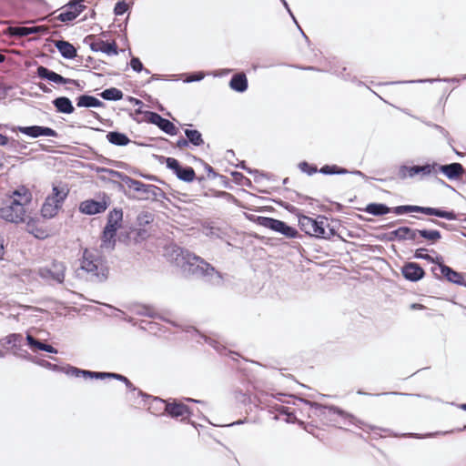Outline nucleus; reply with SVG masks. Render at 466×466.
Instances as JSON below:
<instances>
[{
    "label": "nucleus",
    "mask_w": 466,
    "mask_h": 466,
    "mask_svg": "<svg viewBox=\"0 0 466 466\" xmlns=\"http://www.w3.org/2000/svg\"><path fill=\"white\" fill-rule=\"evenodd\" d=\"M177 250L180 252L177 254L176 261L178 265H181L184 272L198 278H204L212 284H219L221 282L219 272L202 258L179 248Z\"/></svg>",
    "instance_id": "1"
},
{
    "label": "nucleus",
    "mask_w": 466,
    "mask_h": 466,
    "mask_svg": "<svg viewBox=\"0 0 466 466\" xmlns=\"http://www.w3.org/2000/svg\"><path fill=\"white\" fill-rule=\"evenodd\" d=\"M31 201V194L22 187L15 190L0 208V218L7 222L18 224L25 221V206Z\"/></svg>",
    "instance_id": "2"
},
{
    "label": "nucleus",
    "mask_w": 466,
    "mask_h": 466,
    "mask_svg": "<svg viewBox=\"0 0 466 466\" xmlns=\"http://www.w3.org/2000/svg\"><path fill=\"white\" fill-rule=\"evenodd\" d=\"M299 226L307 235L315 238L329 239L335 236L336 231L330 228L328 218L324 216H318L316 218L300 215L299 216Z\"/></svg>",
    "instance_id": "3"
},
{
    "label": "nucleus",
    "mask_w": 466,
    "mask_h": 466,
    "mask_svg": "<svg viewBox=\"0 0 466 466\" xmlns=\"http://www.w3.org/2000/svg\"><path fill=\"white\" fill-rule=\"evenodd\" d=\"M68 193L69 189L66 185H53L52 192L46 198L42 205V217L48 219L55 218L62 208Z\"/></svg>",
    "instance_id": "4"
},
{
    "label": "nucleus",
    "mask_w": 466,
    "mask_h": 466,
    "mask_svg": "<svg viewBox=\"0 0 466 466\" xmlns=\"http://www.w3.org/2000/svg\"><path fill=\"white\" fill-rule=\"evenodd\" d=\"M66 373L70 376L74 377H84V378H95V379H104V378H115L118 380L125 382L127 388L130 391L129 400H135L137 397L142 398H149V396L141 390H138L132 382L125 376L116 373H109V372H96L90 370H84L75 367H70L67 369Z\"/></svg>",
    "instance_id": "5"
},
{
    "label": "nucleus",
    "mask_w": 466,
    "mask_h": 466,
    "mask_svg": "<svg viewBox=\"0 0 466 466\" xmlns=\"http://www.w3.org/2000/svg\"><path fill=\"white\" fill-rule=\"evenodd\" d=\"M80 268L86 272L91 281L102 282L106 279V268L103 260L87 249L84 251Z\"/></svg>",
    "instance_id": "6"
},
{
    "label": "nucleus",
    "mask_w": 466,
    "mask_h": 466,
    "mask_svg": "<svg viewBox=\"0 0 466 466\" xmlns=\"http://www.w3.org/2000/svg\"><path fill=\"white\" fill-rule=\"evenodd\" d=\"M116 174L128 188L137 192V195L133 196L134 198L140 200L157 198L161 192V189L155 185L145 184L119 172H116Z\"/></svg>",
    "instance_id": "7"
},
{
    "label": "nucleus",
    "mask_w": 466,
    "mask_h": 466,
    "mask_svg": "<svg viewBox=\"0 0 466 466\" xmlns=\"http://www.w3.org/2000/svg\"><path fill=\"white\" fill-rule=\"evenodd\" d=\"M391 211L396 215H402L409 212H418L428 216H435L438 218H446L448 220H455L457 218V215L454 211H446L435 208L420 207L415 205L398 206L391 208Z\"/></svg>",
    "instance_id": "8"
},
{
    "label": "nucleus",
    "mask_w": 466,
    "mask_h": 466,
    "mask_svg": "<svg viewBox=\"0 0 466 466\" xmlns=\"http://www.w3.org/2000/svg\"><path fill=\"white\" fill-rule=\"evenodd\" d=\"M156 405L157 408L164 409L172 418H181L185 420L191 415L189 408L182 402L173 400L171 402H166L159 398H154L152 400V406Z\"/></svg>",
    "instance_id": "9"
},
{
    "label": "nucleus",
    "mask_w": 466,
    "mask_h": 466,
    "mask_svg": "<svg viewBox=\"0 0 466 466\" xmlns=\"http://www.w3.org/2000/svg\"><path fill=\"white\" fill-rule=\"evenodd\" d=\"M258 223L266 228H269L275 232L280 233L289 238H294L298 235L296 228L289 226L284 221L276 218L258 217Z\"/></svg>",
    "instance_id": "10"
},
{
    "label": "nucleus",
    "mask_w": 466,
    "mask_h": 466,
    "mask_svg": "<svg viewBox=\"0 0 466 466\" xmlns=\"http://www.w3.org/2000/svg\"><path fill=\"white\" fill-rule=\"evenodd\" d=\"M437 163L426 164L423 166H412L409 167L402 165L399 167L398 177L400 179H406L408 177H414L416 176H432L436 175Z\"/></svg>",
    "instance_id": "11"
},
{
    "label": "nucleus",
    "mask_w": 466,
    "mask_h": 466,
    "mask_svg": "<svg viewBox=\"0 0 466 466\" xmlns=\"http://www.w3.org/2000/svg\"><path fill=\"white\" fill-rule=\"evenodd\" d=\"M66 266L62 262H53L50 267L41 268L39 276L46 280H54L62 283L65 279Z\"/></svg>",
    "instance_id": "12"
},
{
    "label": "nucleus",
    "mask_w": 466,
    "mask_h": 466,
    "mask_svg": "<svg viewBox=\"0 0 466 466\" xmlns=\"http://www.w3.org/2000/svg\"><path fill=\"white\" fill-rule=\"evenodd\" d=\"M310 406L315 409L319 415L329 416L332 414H337L340 416L345 421L348 420L350 424H357L359 421L352 414H350L335 406H325L317 402L311 403Z\"/></svg>",
    "instance_id": "13"
},
{
    "label": "nucleus",
    "mask_w": 466,
    "mask_h": 466,
    "mask_svg": "<svg viewBox=\"0 0 466 466\" xmlns=\"http://www.w3.org/2000/svg\"><path fill=\"white\" fill-rule=\"evenodd\" d=\"M109 206V198L106 196L99 201L87 199L82 201L79 205V211L86 215H96L103 213Z\"/></svg>",
    "instance_id": "14"
},
{
    "label": "nucleus",
    "mask_w": 466,
    "mask_h": 466,
    "mask_svg": "<svg viewBox=\"0 0 466 466\" xmlns=\"http://www.w3.org/2000/svg\"><path fill=\"white\" fill-rule=\"evenodd\" d=\"M20 133L26 135L33 138L39 137H57L58 134L56 130L48 127L42 126H30V127H17L16 128Z\"/></svg>",
    "instance_id": "15"
},
{
    "label": "nucleus",
    "mask_w": 466,
    "mask_h": 466,
    "mask_svg": "<svg viewBox=\"0 0 466 466\" xmlns=\"http://www.w3.org/2000/svg\"><path fill=\"white\" fill-rule=\"evenodd\" d=\"M37 76L40 78L46 79L50 82L56 83V84H73L78 86V83L76 80L66 78L62 76L61 75L49 70L47 67L39 66L37 67Z\"/></svg>",
    "instance_id": "16"
},
{
    "label": "nucleus",
    "mask_w": 466,
    "mask_h": 466,
    "mask_svg": "<svg viewBox=\"0 0 466 466\" xmlns=\"http://www.w3.org/2000/svg\"><path fill=\"white\" fill-rule=\"evenodd\" d=\"M441 172L450 180H456L464 174V167L460 163H451L448 165H439L436 167V174Z\"/></svg>",
    "instance_id": "17"
},
{
    "label": "nucleus",
    "mask_w": 466,
    "mask_h": 466,
    "mask_svg": "<svg viewBox=\"0 0 466 466\" xmlns=\"http://www.w3.org/2000/svg\"><path fill=\"white\" fill-rule=\"evenodd\" d=\"M403 277L410 281H418L424 276L423 268L417 263L409 262L402 268Z\"/></svg>",
    "instance_id": "18"
},
{
    "label": "nucleus",
    "mask_w": 466,
    "mask_h": 466,
    "mask_svg": "<svg viewBox=\"0 0 466 466\" xmlns=\"http://www.w3.org/2000/svg\"><path fill=\"white\" fill-rule=\"evenodd\" d=\"M123 219V211L121 208H114L107 215L106 225L104 228L105 230H112V232H117L121 227Z\"/></svg>",
    "instance_id": "19"
},
{
    "label": "nucleus",
    "mask_w": 466,
    "mask_h": 466,
    "mask_svg": "<svg viewBox=\"0 0 466 466\" xmlns=\"http://www.w3.org/2000/svg\"><path fill=\"white\" fill-rule=\"evenodd\" d=\"M390 235L400 240H412L417 241L419 243L418 236H419V229H412L409 227H400L393 231L390 232Z\"/></svg>",
    "instance_id": "20"
},
{
    "label": "nucleus",
    "mask_w": 466,
    "mask_h": 466,
    "mask_svg": "<svg viewBox=\"0 0 466 466\" xmlns=\"http://www.w3.org/2000/svg\"><path fill=\"white\" fill-rule=\"evenodd\" d=\"M440 259H441V258H436V260L438 261V269L440 270L441 274L450 282L461 284L463 280L462 276L459 272L453 270L451 268L440 262Z\"/></svg>",
    "instance_id": "21"
},
{
    "label": "nucleus",
    "mask_w": 466,
    "mask_h": 466,
    "mask_svg": "<svg viewBox=\"0 0 466 466\" xmlns=\"http://www.w3.org/2000/svg\"><path fill=\"white\" fill-rule=\"evenodd\" d=\"M90 48L95 52H102L106 55H117V46L116 43H107L101 39L93 41L90 44Z\"/></svg>",
    "instance_id": "22"
},
{
    "label": "nucleus",
    "mask_w": 466,
    "mask_h": 466,
    "mask_svg": "<svg viewBox=\"0 0 466 466\" xmlns=\"http://www.w3.org/2000/svg\"><path fill=\"white\" fill-rule=\"evenodd\" d=\"M116 232L112 230H103L101 236L100 250L102 252H110L116 246Z\"/></svg>",
    "instance_id": "23"
},
{
    "label": "nucleus",
    "mask_w": 466,
    "mask_h": 466,
    "mask_svg": "<svg viewBox=\"0 0 466 466\" xmlns=\"http://www.w3.org/2000/svg\"><path fill=\"white\" fill-rule=\"evenodd\" d=\"M55 46L60 52L61 56L66 59H73L76 56V49L67 41L57 40L55 42Z\"/></svg>",
    "instance_id": "24"
},
{
    "label": "nucleus",
    "mask_w": 466,
    "mask_h": 466,
    "mask_svg": "<svg viewBox=\"0 0 466 466\" xmlns=\"http://www.w3.org/2000/svg\"><path fill=\"white\" fill-rule=\"evenodd\" d=\"M229 86L234 91L243 93L248 89V79L244 73L235 74L230 81Z\"/></svg>",
    "instance_id": "25"
},
{
    "label": "nucleus",
    "mask_w": 466,
    "mask_h": 466,
    "mask_svg": "<svg viewBox=\"0 0 466 466\" xmlns=\"http://www.w3.org/2000/svg\"><path fill=\"white\" fill-rule=\"evenodd\" d=\"M53 105L59 113L72 114L75 111L71 100L66 96H59L54 99Z\"/></svg>",
    "instance_id": "26"
},
{
    "label": "nucleus",
    "mask_w": 466,
    "mask_h": 466,
    "mask_svg": "<svg viewBox=\"0 0 466 466\" xmlns=\"http://www.w3.org/2000/svg\"><path fill=\"white\" fill-rule=\"evenodd\" d=\"M41 31V27L33 26V27H25V26H10L8 27V33L13 36L23 37L27 36L31 34H36Z\"/></svg>",
    "instance_id": "27"
},
{
    "label": "nucleus",
    "mask_w": 466,
    "mask_h": 466,
    "mask_svg": "<svg viewBox=\"0 0 466 466\" xmlns=\"http://www.w3.org/2000/svg\"><path fill=\"white\" fill-rule=\"evenodd\" d=\"M106 139L116 146H127L130 142L127 135L117 131L108 132L106 134Z\"/></svg>",
    "instance_id": "28"
},
{
    "label": "nucleus",
    "mask_w": 466,
    "mask_h": 466,
    "mask_svg": "<svg viewBox=\"0 0 466 466\" xmlns=\"http://www.w3.org/2000/svg\"><path fill=\"white\" fill-rule=\"evenodd\" d=\"M365 211L373 216H382L390 213L391 208L382 203H370L366 207Z\"/></svg>",
    "instance_id": "29"
},
{
    "label": "nucleus",
    "mask_w": 466,
    "mask_h": 466,
    "mask_svg": "<svg viewBox=\"0 0 466 466\" xmlns=\"http://www.w3.org/2000/svg\"><path fill=\"white\" fill-rule=\"evenodd\" d=\"M26 340H27L28 345L32 349H36V350H44V351L50 352V353H57L56 349H55L53 346L45 344V343L37 340L36 339H35L33 336H31L29 334H27V336H26Z\"/></svg>",
    "instance_id": "30"
},
{
    "label": "nucleus",
    "mask_w": 466,
    "mask_h": 466,
    "mask_svg": "<svg viewBox=\"0 0 466 466\" xmlns=\"http://www.w3.org/2000/svg\"><path fill=\"white\" fill-rule=\"evenodd\" d=\"M76 105L80 107H98L102 102L95 96L83 95L77 98Z\"/></svg>",
    "instance_id": "31"
},
{
    "label": "nucleus",
    "mask_w": 466,
    "mask_h": 466,
    "mask_svg": "<svg viewBox=\"0 0 466 466\" xmlns=\"http://www.w3.org/2000/svg\"><path fill=\"white\" fill-rule=\"evenodd\" d=\"M185 135L188 141L195 147H199L204 144V139L201 133L196 129H185Z\"/></svg>",
    "instance_id": "32"
},
{
    "label": "nucleus",
    "mask_w": 466,
    "mask_h": 466,
    "mask_svg": "<svg viewBox=\"0 0 466 466\" xmlns=\"http://www.w3.org/2000/svg\"><path fill=\"white\" fill-rule=\"evenodd\" d=\"M100 96L105 100L117 101L122 99L123 92L116 87L105 89Z\"/></svg>",
    "instance_id": "33"
},
{
    "label": "nucleus",
    "mask_w": 466,
    "mask_h": 466,
    "mask_svg": "<svg viewBox=\"0 0 466 466\" xmlns=\"http://www.w3.org/2000/svg\"><path fill=\"white\" fill-rule=\"evenodd\" d=\"M419 236L431 243H435L441 238V232L436 229H419Z\"/></svg>",
    "instance_id": "34"
},
{
    "label": "nucleus",
    "mask_w": 466,
    "mask_h": 466,
    "mask_svg": "<svg viewBox=\"0 0 466 466\" xmlns=\"http://www.w3.org/2000/svg\"><path fill=\"white\" fill-rule=\"evenodd\" d=\"M177 177L185 182H191L195 178V171L191 167H181Z\"/></svg>",
    "instance_id": "35"
},
{
    "label": "nucleus",
    "mask_w": 466,
    "mask_h": 466,
    "mask_svg": "<svg viewBox=\"0 0 466 466\" xmlns=\"http://www.w3.org/2000/svg\"><path fill=\"white\" fill-rule=\"evenodd\" d=\"M23 340V336L19 333H12L0 340L2 345H12L18 347Z\"/></svg>",
    "instance_id": "36"
},
{
    "label": "nucleus",
    "mask_w": 466,
    "mask_h": 466,
    "mask_svg": "<svg viewBox=\"0 0 466 466\" xmlns=\"http://www.w3.org/2000/svg\"><path fill=\"white\" fill-rule=\"evenodd\" d=\"M80 14H81V6H79L78 10H76V11L68 10V8H67L66 11L60 13L57 15V19L60 20L61 22H70V21H73L74 19H76Z\"/></svg>",
    "instance_id": "37"
},
{
    "label": "nucleus",
    "mask_w": 466,
    "mask_h": 466,
    "mask_svg": "<svg viewBox=\"0 0 466 466\" xmlns=\"http://www.w3.org/2000/svg\"><path fill=\"white\" fill-rule=\"evenodd\" d=\"M158 127L167 135L175 136L177 134V127L168 119L163 118Z\"/></svg>",
    "instance_id": "38"
},
{
    "label": "nucleus",
    "mask_w": 466,
    "mask_h": 466,
    "mask_svg": "<svg viewBox=\"0 0 466 466\" xmlns=\"http://www.w3.org/2000/svg\"><path fill=\"white\" fill-rule=\"evenodd\" d=\"M128 10V5L126 1L122 0L116 4L114 14L116 15H122Z\"/></svg>",
    "instance_id": "39"
},
{
    "label": "nucleus",
    "mask_w": 466,
    "mask_h": 466,
    "mask_svg": "<svg viewBox=\"0 0 466 466\" xmlns=\"http://www.w3.org/2000/svg\"><path fill=\"white\" fill-rule=\"evenodd\" d=\"M280 414H285L287 415V419H286V421L287 422H294V420H296V417L295 415L289 411V408L288 407H285L283 405H279L277 407L276 409Z\"/></svg>",
    "instance_id": "40"
},
{
    "label": "nucleus",
    "mask_w": 466,
    "mask_h": 466,
    "mask_svg": "<svg viewBox=\"0 0 466 466\" xmlns=\"http://www.w3.org/2000/svg\"><path fill=\"white\" fill-rule=\"evenodd\" d=\"M147 118L149 123L154 124L157 127H158L164 117H162L159 114H157L156 112L149 111V112H147Z\"/></svg>",
    "instance_id": "41"
},
{
    "label": "nucleus",
    "mask_w": 466,
    "mask_h": 466,
    "mask_svg": "<svg viewBox=\"0 0 466 466\" xmlns=\"http://www.w3.org/2000/svg\"><path fill=\"white\" fill-rule=\"evenodd\" d=\"M130 66L136 72H141L142 70H144L143 64L141 63V61L137 57H132L131 58V60H130ZM145 72L147 74L150 73L148 69H145Z\"/></svg>",
    "instance_id": "42"
},
{
    "label": "nucleus",
    "mask_w": 466,
    "mask_h": 466,
    "mask_svg": "<svg viewBox=\"0 0 466 466\" xmlns=\"http://www.w3.org/2000/svg\"><path fill=\"white\" fill-rule=\"evenodd\" d=\"M299 167L302 172L307 173L308 175H313L318 170L316 167L309 165L306 161L300 162L299 164Z\"/></svg>",
    "instance_id": "43"
},
{
    "label": "nucleus",
    "mask_w": 466,
    "mask_h": 466,
    "mask_svg": "<svg viewBox=\"0 0 466 466\" xmlns=\"http://www.w3.org/2000/svg\"><path fill=\"white\" fill-rule=\"evenodd\" d=\"M167 167L177 175L182 166L179 164V162L176 158L167 157Z\"/></svg>",
    "instance_id": "44"
},
{
    "label": "nucleus",
    "mask_w": 466,
    "mask_h": 466,
    "mask_svg": "<svg viewBox=\"0 0 466 466\" xmlns=\"http://www.w3.org/2000/svg\"><path fill=\"white\" fill-rule=\"evenodd\" d=\"M167 167L177 175L182 166L179 164V162L176 158L167 157Z\"/></svg>",
    "instance_id": "45"
},
{
    "label": "nucleus",
    "mask_w": 466,
    "mask_h": 466,
    "mask_svg": "<svg viewBox=\"0 0 466 466\" xmlns=\"http://www.w3.org/2000/svg\"><path fill=\"white\" fill-rule=\"evenodd\" d=\"M427 249L426 248H418L415 252V258H421V259H425V260H428L430 262H432V263H435L436 260L431 257L430 256L429 254L426 253Z\"/></svg>",
    "instance_id": "46"
},
{
    "label": "nucleus",
    "mask_w": 466,
    "mask_h": 466,
    "mask_svg": "<svg viewBox=\"0 0 466 466\" xmlns=\"http://www.w3.org/2000/svg\"><path fill=\"white\" fill-rule=\"evenodd\" d=\"M84 0H72L70 1L66 7L68 8V10L76 11L78 10V7L81 6V13L84 11L86 6L83 5Z\"/></svg>",
    "instance_id": "47"
},
{
    "label": "nucleus",
    "mask_w": 466,
    "mask_h": 466,
    "mask_svg": "<svg viewBox=\"0 0 466 466\" xmlns=\"http://www.w3.org/2000/svg\"><path fill=\"white\" fill-rule=\"evenodd\" d=\"M137 221L140 226L148 224L152 221V215L147 212L141 213L137 217Z\"/></svg>",
    "instance_id": "48"
},
{
    "label": "nucleus",
    "mask_w": 466,
    "mask_h": 466,
    "mask_svg": "<svg viewBox=\"0 0 466 466\" xmlns=\"http://www.w3.org/2000/svg\"><path fill=\"white\" fill-rule=\"evenodd\" d=\"M205 75L202 72L193 73L186 79V82L200 81L204 78Z\"/></svg>",
    "instance_id": "49"
},
{
    "label": "nucleus",
    "mask_w": 466,
    "mask_h": 466,
    "mask_svg": "<svg viewBox=\"0 0 466 466\" xmlns=\"http://www.w3.org/2000/svg\"><path fill=\"white\" fill-rule=\"evenodd\" d=\"M337 169V166H329V165H326V166H323L319 172L322 173V174H325V175H333L335 174V171Z\"/></svg>",
    "instance_id": "50"
},
{
    "label": "nucleus",
    "mask_w": 466,
    "mask_h": 466,
    "mask_svg": "<svg viewBox=\"0 0 466 466\" xmlns=\"http://www.w3.org/2000/svg\"><path fill=\"white\" fill-rule=\"evenodd\" d=\"M199 336H200L201 338H203V339H204L205 342H207V343L210 344V345H211L212 347H214L217 350H219V343H218V342H217L216 340H214V339H212L211 338H208V337H207V336H205V335H200V334H199Z\"/></svg>",
    "instance_id": "51"
},
{
    "label": "nucleus",
    "mask_w": 466,
    "mask_h": 466,
    "mask_svg": "<svg viewBox=\"0 0 466 466\" xmlns=\"http://www.w3.org/2000/svg\"><path fill=\"white\" fill-rule=\"evenodd\" d=\"M188 141L187 138H179L177 143H176V146L179 148V149H184L186 148L187 147H188Z\"/></svg>",
    "instance_id": "52"
},
{
    "label": "nucleus",
    "mask_w": 466,
    "mask_h": 466,
    "mask_svg": "<svg viewBox=\"0 0 466 466\" xmlns=\"http://www.w3.org/2000/svg\"><path fill=\"white\" fill-rule=\"evenodd\" d=\"M31 222H32L31 220H29V221L27 222L28 230H29V231H32V232L34 233V235H35L36 238H43L45 237V236H44V232L37 230V231L35 233V232L33 231V229H31V228H32V224H31Z\"/></svg>",
    "instance_id": "53"
},
{
    "label": "nucleus",
    "mask_w": 466,
    "mask_h": 466,
    "mask_svg": "<svg viewBox=\"0 0 466 466\" xmlns=\"http://www.w3.org/2000/svg\"><path fill=\"white\" fill-rule=\"evenodd\" d=\"M432 127H434L436 130H438L443 137H447L449 133L447 130H445L442 127L439 125H431Z\"/></svg>",
    "instance_id": "54"
},
{
    "label": "nucleus",
    "mask_w": 466,
    "mask_h": 466,
    "mask_svg": "<svg viewBox=\"0 0 466 466\" xmlns=\"http://www.w3.org/2000/svg\"><path fill=\"white\" fill-rule=\"evenodd\" d=\"M8 137L5 135L0 134V146H5L8 144Z\"/></svg>",
    "instance_id": "55"
},
{
    "label": "nucleus",
    "mask_w": 466,
    "mask_h": 466,
    "mask_svg": "<svg viewBox=\"0 0 466 466\" xmlns=\"http://www.w3.org/2000/svg\"><path fill=\"white\" fill-rule=\"evenodd\" d=\"M280 1L282 2V4H283V5L285 6V8L288 10V12L289 13V15L292 16V18H293L294 22L297 24V21H296V19H295L294 15H292V13H291V11H290V9H289V5H288V3L286 2V0H280Z\"/></svg>",
    "instance_id": "56"
},
{
    "label": "nucleus",
    "mask_w": 466,
    "mask_h": 466,
    "mask_svg": "<svg viewBox=\"0 0 466 466\" xmlns=\"http://www.w3.org/2000/svg\"><path fill=\"white\" fill-rule=\"evenodd\" d=\"M346 173H348V171L345 168H340V167H337L335 174H346Z\"/></svg>",
    "instance_id": "57"
},
{
    "label": "nucleus",
    "mask_w": 466,
    "mask_h": 466,
    "mask_svg": "<svg viewBox=\"0 0 466 466\" xmlns=\"http://www.w3.org/2000/svg\"><path fill=\"white\" fill-rule=\"evenodd\" d=\"M39 87H40V89H41L43 92H45V93H47V92H49V91H50V89H49L46 85H44V84H40V85H39Z\"/></svg>",
    "instance_id": "58"
},
{
    "label": "nucleus",
    "mask_w": 466,
    "mask_h": 466,
    "mask_svg": "<svg viewBox=\"0 0 466 466\" xmlns=\"http://www.w3.org/2000/svg\"><path fill=\"white\" fill-rule=\"evenodd\" d=\"M431 221L432 223H434V224H436V225L440 226V227H442V228H445V227H446V224H445V223H443V222H441V221H438V220H435V219H431Z\"/></svg>",
    "instance_id": "59"
},
{
    "label": "nucleus",
    "mask_w": 466,
    "mask_h": 466,
    "mask_svg": "<svg viewBox=\"0 0 466 466\" xmlns=\"http://www.w3.org/2000/svg\"><path fill=\"white\" fill-rule=\"evenodd\" d=\"M3 255H4V244H3V239L0 238V258H2Z\"/></svg>",
    "instance_id": "60"
},
{
    "label": "nucleus",
    "mask_w": 466,
    "mask_h": 466,
    "mask_svg": "<svg viewBox=\"0 0 466 466\" xmlns=\"http://www.w3.org/2000/svg\"><path fill=\"white\" fill-rule=\"evenodd\" d=\"M434 81H441V79H425V80H419L418 82H434Z\"/></svg>",
    "instance_id": "61"
},
{
    "label": "nucleus",
    "mask_w": 466,
    "mask_h": 466,
    "mask_svg": "<svg viewBox=\"0 0 466 466\" xmlns=\"http://www.w3.org/2000/svg\"><path fill=\"white\" fill-rule=\"evenodd\" d=\"M131 101H134L136 105H140L142 104V102L139 100V99H137V98H133L131 97L130 98Z\"/></svg>",
    "instance_id": "62"
},
{
    "label": "nucleus",
    "mask_w": 466,
    "mask_h": 466,
    "mask_svg": "<svg viewBox=\"0 0 466 466\" xmlns=\"http://www.w3.org/2000/svg\"><path fill=\"white\" fill-rule=\"evenodd\" d=\"M412 308H413V309H420V308H422V306H421V305H420V304H413V305H412Z\"/></svg>",
    "instance_id": "63"
},
{
    "label": "nucleus",
    "mask_w": 466,
    "mask_h": 466,
    "mask_svg": "<svg viewBox=\"0 0 466 466\" xmlns=\"http://www.w3.org/2000/svg\"><path fill=\"white\" fill-rule=\"evenodd\" d=\"M5 59V56L2 54H0V63H3Z\"/></svg>",
    "instance_id": "64"
}]
</instances>
